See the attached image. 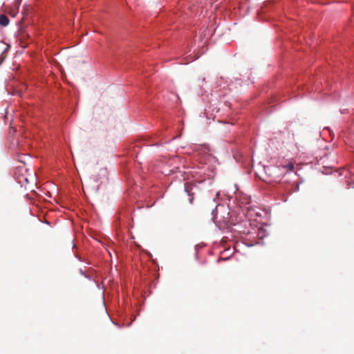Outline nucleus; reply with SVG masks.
Wrapping results in <instances>:
<instances>
[{"instance_id": "1", "label": "nucleus", "mask_w": 354, "mask_h": 354, "mask_svg": "<svg viewBox=\"0 0 354 354\" xmlns=\"http://www.w3.org/2000/svg\"><path fill=\"white\" fill-rule=\"evenodd\" d=\"M195 187H196V186L194 184H190V183L185 184V191L188 193L189 196H192L194 194V193L192 192V190Z\"/></svg>"}, {"instance_id": "2", "label": "nucleus", "mask_w": 354, "mask_h": 354, "mask_svg": "<svg viewBox=\"0 0 354 354\" xmlns=\"http://www.w3.org/2000/svg\"><path fill=\"white\" fill-rule=\"evenodd\" d=\"M9 24V19L4 15H0V25L2 26H6Z\"/></svg>"}, {"instance_id": "3", "label": "nucleus", "mask_w": 354, "mask_h": 354, "mask_svg": "<svg viewBox=\"0 0 354 354\" xmlns=\"http://www.w3.org/2000/svg\"><path fill=\"white\" fill-rule=\"evenodd\" d=\"M216 207H217L216 206L215 209L212 211V214L214 215L213 220L215 223H216V222L221 223V220L218 218V215L215 213V212L217 211Z\"/></svg>"}, {"instance_id": "4", "label": "nucleus", "mask_w": 354, "mask_h": 354, "mask_svg": "<svg viewBox=\"0 0 354 354\" xmlns=\"http://www.w3.org/2000/svg\"><path fill=\"white\" fill-rule=\"evenodd\" d=\"M289 170H292L294 169V165L292 163V162H290L288 164V165L286 166Z\"/></svg>"}, {"instance_id": "5", "label": "nucleus", "mask_w": 354, "mask_h": 354, "mask_svg": "<svg viewBox=\"0 0 354 354\" xmlns=\"http://www.w3.org/2000/svg\"><path fill=\"white\" fill-rule=\"evenodd\" d=\"M299 189V184H296L294 187L293 192H298Z\"/></svg>"}, {"instance_id": "6", "label": "nucleus", "mask_w": 354, "mask_h": 354, "mask_svg": "<svg viewBox=\"0 0 354 354\" xmlns=\"http://www.w3.org/2000/svg\"><path fill=\"white\" fill-rule=\"evenodd\" d=\"M277 169V168H275V167H274V168L268 167V169H268V171H271L272 169Z\"/></svg>"}, {"instance_id": "7", "label": "nucleus", "mask_w": 354, "mask_h": 354, "mask_svg": "<svg viewBox=\"0 0 354 354\" xmlns=\"http://www.w3.org/2000/svg\"><path fill=\"white\" fill-rule=\"evenodd\" d=\"M192 200H193V197H192L189 201H190V203H192Z\"/></svg>"}]
</instances>
